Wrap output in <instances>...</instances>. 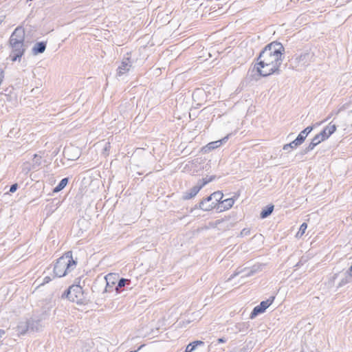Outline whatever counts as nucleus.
Wrapping results in <instances>:
<instances>
[{"mask_svg": "<svg viewBox=\"0 0 352 352\" xmlns=\"http://www.w3.org/2000/svg\"><path fill=\"white\" fill-rule=\"evenodd\" d=\"M17 187H18L17 184H14L12 185L10 188V192H14L16 190Z\"/></svg>", "mask_w": 352, "mask_h": 352, "instance_id": "nucleus-23", "label": "nucleus"}, {"mask_svg": "<svg viewBox=\"0 0 352 352\" xmlns=\"http://www.w3.org/2000/svg\"><path fill=\"white\" fill-rule=\"evenodd\" d=\"M336 131V126L335 124L330 122L323 130L320 133L324 140L328 139Z\"/></svg>", "mask_w": 352, "mask_h": 352, "instance_id": "nucleus-8", "label": "nucleus"}, {"mask_svg": "<svg viewBox=\"0 0 352 352\" xmlns=\"http://www.w3.org/2000/svg\"><path fill=\"white\" fill-rule=\"evenodd\" d=\"M4 78V72L3 69H0V85L3 82Z\"/></svg>", "mask_w": 352, "mask_h": 352, "instance_id": "nucleus-24", "label": "nucleus"}, {"mask_svg": "<svg viewBox=\"0 0 352 352\" xmlns=\"http://www.w3.org/2000/svg\"><path fill=\"white\" fill-rule=\"evenodd\" d=\"M226 138H225L223 140L211 142L208 143L205 147H204L203 149H205L206 151H209L212 149L217 148L222 144L223 141H224Z\"/></svg>", "mask_w": 352, "mask_h": 352, "instance_id": "nucleus-10", "label": "nucleus"}, {"mask_svg": "<svg viewBox=\"0 0 352 352\" xmlns=\"http://www.w3.org/2000/svg\"><path fill=\"white\" fill-rule=\"evenodd\" d=\"M201 189V186H196L190 189L189 192H187L184 195V199H190L194 197Z\"/></svg>", "mask_w": 352, "mask_h": 352, "instance_id": "nucleus-9", "label": "nucleus"}, {"mask_svg": "<svg viewBox=\"0 0 352 352\" xmlns=\"http://www.w3.org/2000/svg\"><path fill=\"white\" fill-rule=\"evenodd\" d=\"M116 276H118L117 274H113V273H110L109 274H107L106 276H105V279L107 280V281L109 283V281L110 280H111L112 278H114Z\"/></svg>", "mask_w": 352, "mask_h": 352, "instance_id": "nucleus-22", "label": "nucleus"}, {"mask_svg": "<svg viewBox=\"0 0 352 352\" xmlns=\"http://www.w3.org/2000/svg\"><path fill=\"white\" fill-rule=\"evenodd\" d=\"M68 183V179L64 178L63 179L59 184L57 185V186L55 187L54 189V192H57L63 190L67 184Z\"/></svg>", "mask_w": 352, "mask_h": 352, "instance_id": "nucleus-15", "label": "nucleus"}, {"mask_svg": "<svg viewBox=\"0 0 352 352\" xmlns=\"http://www.w3.org/2000/svg\"><path fill=\"white\" fill-rule=\"evenodd\" d=\"M273 210H274V206H270V207H268L267 208L263 210L261 212V217L262 218L267 217L268 215H270L272 212Z\"/></svg>", "mask_w": 352, "mask_h": 352, "instance_id": "nucleus-18", "label": "nucleus"}, {"mask_svg": "<svg viewBox=\"0 0 352 352\" xmlns=\"http://www.w3.org/2000/svg\"><path fill=\"white\" fill-rule=\"evenodd\" d=\"M45 44L43 42L36 43L33 47V52L35 54L43 53L45 50Z\"/></svg>", "mask_w": 352, "mask_h": 352, "instance_id": "nucleus-14", "label": "nucleus"}, {"mask_svg": "<svg viewBox=\"0 0 352 352\" xmlns=\"http://www.w3.org/2000/svg\"><path fill=\"white\" fill-rule=\"evenodd\" d=\"M127 281H129V280L127 279H125V278H121L118 282L116 289H118L119 288L124 287L125 285L126 282H127Z\"/></svg>", "mask_w": 352, "mask_h": 352, "instance_id": "nucleus-21", "label": "nucleus"}, {"mask_svg": "<svg viewBox=\"0 0 352 352\" xmlns=\"http://www.w3.org/2000/svg\"><path fill=\"white\" fill-rule=\"evenodd\" d=\"M67 298L77 304L84 303L85 298L82 288L79 285H72L67 290Z\"/></svg>", "mask_w": 352, "mask_h": 352, "instance_id": "nucleus-5", "label": "nucleus"}, {"mask_svg": "<svg viewBox=\"0 0 352 352\" xmlns=\"http://www.w3.org/2000/svg\"><path fill=\"white\" fill-rule=\"evenodd\" d=\"M274 297L262 301L259 305L255 307L250 314V318H254L259 314L263 313L273 302Z\"/></svg>", "mask_w": 352, "mask_h": 352, "instance_id": "nucleus-6", "label": "nucleus"}, {"mask_svg": "<svg viewBox=\"0 0 352 352\" xmlns=\"http://www.w3.org/2000/svg\"><path fill=\"white\" fill-rule=\"evenodd\" d=\"M312 129L313 128L311 126H307L298 134L297 138L302 143L307 135L312 131Z\"/></svg>", "mask_w": 352, "mask_h": 352, "instance_id": "nucleus-13", "label": "nucleus"}, {"mask_svg": "<svg viewBox=\"0 0 352 352\" xmlns=\"http://www.w3.org/2000/svg\"><path fill=\"white\" fill-rule=\"evenodd\" d=\"M284 52L283 46L276 42L267 45L260 53L255 68L262 76H268L278 72Z\"/></svg>", "mask_w": 352, "mask_h": 352, "instance_id": "nucleus-1", "label": "nucleus"}, {"mask_svg": "<svg viewBox=\"0 0 352 352\" xmlns=\"http://www.w3.org/2000/svg\"><path fill=\"white\" fill-rule=\"evenodd\" d=\"M131 65L129 62L123 61L121 65L118 67V73L119 75H122L129 70Z\"/></svg>", "mask_w": 352, "mask_h": 352, "instance_id": "nucleus-12", "label": "nucleus"}, {"mask_svg": "<svg viewBox=\"0 0 352 352\" xmlns=\"http://www.w3.org/2000/svg\"><path fill=\"white\" fill-rule=\"evenodd\" d=\"M223 197V195L221 191H216L199 203V208L204 211H210L214 208L217 209Z\"/></svg>", "mask_w": 352, "mask_h": 352, "instance_id": "nucleus-4", "label": "nucleus"}, {"mask_svg": "<svg viewBox=\"0 0 352 352\" xmlns=\"http://www.w3.org/2000/svg\"><path fill=\"white\" fill-rule=\"evenodd\" d=\"M307 228V224L306 223H302L300 227V229L296 234L297 236H302L305 234Z\"/></svg>", "mask_w": 352, "mask_h": 352, "instance_id": "nucleus-20", "label": "nucleus"}, {"mask_svg": "<svg viewBox=\"0 0 352 352\" xmlns=\"http://www.w3.org/2000/svg\"><path fill=\"white\" fill-rule=\"evenodd\" d=\"M203 344L202 341H195L192 343H190L186 348L185 352H192L197 346Z\"/></svg>", "mask_w": 352, "mask_h": 352, "instance_id": "nucleus-16", "label": "nucleus"}, {"mask_svg": "<svg viewBox=\"0 0 352 352\" xmlns=\"http://www.w3.org/2000/svg\"><path fill=\"white\" fill-rule=\"evenodd\" d=\"M324 141V138L320 133L316 135L314 138L312 139L311 143L309 144L308 148L309 150L314 149V148L319 144L320 142Z\"/></svg>", "mask_w": 352, "mask_h": 352, "instance_id": "nucleus-11", "label": "nucleus"}, {"mask_svg": "<svg viewBox=\"0 0 352 352\" xmlns=\"http://www.w3.org/2000/svg\"><path fill=\"white\" fill-rule=\"evenodd\" d=\"M25 39V29L21 26L15 28L9 38V47L10 49L9 57L12 62L20 61L24 55L26 50Z\"/></svg>", "mask_w": 352, "mask_h": 352, "instance_id": "nucleus-2", "label": "nucleus"}, {"mask_svg": "<svg viewBox=\"0 0 352 352\" xmlns=\"http://www.w3.org/2000/svg\"><path fill=\"white\" fill-rule=\"evenodd\" d=\"M5 334V331L0 329V338Z\"/></svg>", "mask_w": 352, "mask_h": 352, "instance_id": "nucleus-25", "label": "nucleus"}, {"mask_svg": "<svg viewBox=\"0 0 352 352\" xmlns=\"http://www.w3.org/2000/svg\"><path fill=\"white\" fill-rule=\"evenodd\" d=\"M130 352H136V351H130Z\"/></svg>", "mask_w": 352, "mask_h": 352, "instance_id": "nucleus-27", "label": "nucleus"}, {"mask_svg": "<svg viewBox=\"0 0 352 352\" xmlns=\"http://www.w3.org/2000/svg\"><path fill=\"white\" fill-rule=\"evenodd\" d=\"M234 199L233 198H228L223 200H221L219 201V205L217 206V210L219 212L225 211L229 210L232 207L234 204Z\"/></svg>", "mask_w": 352, "mask_h": 352, "instance_id": "nucleus-7", "label": "nucleus"}, {"mask_svg": "<svg viewBox=\"0 0 352 352\" xmlns=\"http://www.w3.org/2000/svg\"><path fill=\"white\" fill-rule=\"evenodd\" d=\"M76 265L77 261L73 258L72 252L67 251L57 259L54 267V274L57 277H63L74 270Z\"/></svg>", "mask_w": 352, "mask_h": 352, "instance_id": "nucleus-3", "label": "nucleus"}, {"mask_svg": "<svg viewBox=\"0 0 352 352\" xmlns=\"http://www.w3.org/2000/svg\"><path fill=\"white\" fill-rule=\"evenodd\" d=\"M226 342V340H225L223 338H219V339H218V342H219V343H223V342Z\"/></svg>", "mask_w": 352, "mask_h": 352, "instance_id": "nucleus-26", "label": "nucleus"}, {"mask_svg": "<svg viewBox=\"0 0 352 352\" xmlns=\"http://www.w3.org/2000/svg\"><path fill=\"white\" fill-rule=\"evenodd\" d=\"M215 178V176H207L205 178H203L201 180V184L199 186H201V188L206 185L207 184L213 181Z\"/></svg>", "mask_w": 352, "mask_h": 352, "instance_id": "nucleus-19", "label": "nucleus"}, {"mask_svg": "<svg viewBox=\"0 0 352 352\" xmlns=\"http://www.w3.org/2000/svg\"><path fill=\"white\" fill-rule=\"evenodd\" d=\"M302 144L301 141H300L297 138L293 142L289 144H285L283 146L284 150H287L289 147L292 148H296V146L300 145Z\"/></svg>", "mask_w": 352, "mask_h": 352, "instance_id": "nucleus-17", "label": "nucleus"}]
</instances>
